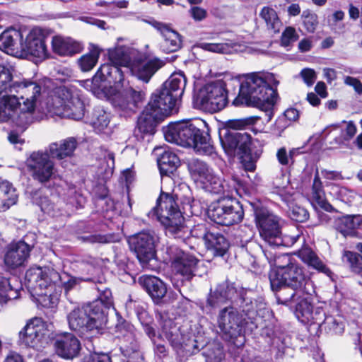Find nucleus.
Wrapping results in <instances>:
<instances>
[{
  "label": "nucleus",
  "instance_id": "nucleus-51",
  "mask_svg": "<svg viewBox=\"0 0 362 362\" xmlns=\"http://www.w3.org/2000/svg\"><path fill=\"white\" fill-rule=\"evenodd\" d=\"M100 49L97 46H93L90 52L82 56L78 60V64L83 71L91 70L97 64Z\"/></svg>",
  "mask_w": 362,
  "mask_h": 362
},
{
  "label": "nucleus",
  "instance_id": "nucleus-60",
  "mask_svg": "<svg viewBox=\"0 0 362 362\" xmlns=\"http://www.w3.org/2000/svg\"><path fill=\"white\" fill-rule=\"evenodd\" d=\"M68 204L72 205L73 206L78 208H81L86 202L85 197L77 192L74 188H70L68 192Z\"/></svg>",
  "mask_w": 362,
  "mask_h": 362
},
{
  "label": "nucleus",
  "instance_id": "nucleus-34",
  "mask_svg": "<svg viewBox=\"0 0 362 362\" xmlns=\"http://www.w3.org/2000/svg\"><path fill=\"white\" fill-rule=\"evenodd\" d=\"M272 289L276 292V298L279 303L295 308L298 302L313 296L307 295L303 290L295 289L286 284Z\"/></svg>",
  "mask_w": 362,
  "mask_h": 362
},
{
  "label": "nucleus",
  "instance_id": "nucleus-32",
  "mask_svg": "<svg viewBox=\"0 0 362 362\" xmlns=\"http://www.w3.org/2000/svg\"><path fill=\"white\" fill-rule=\"evenodd\" d=\"M67 320L71 329L78 332L86 339H92L85 305L72 310L67 315Z\"/></svg>",
  "mask_w": 362,
  "mask_h": 362
},
{
  "label": "nucleus",
  "instance_id": "nucleus-7",
  "mask_svg": "<svg viewBox=\"0 0 362 362\" xmlns=\"http://www.w3.org/2000/svg\"><path fill=\"white\" fill-rule=\"evenodd\" d=\"M148 216L163 225L167 235L182 238L188 233L189 230L184 223V217L178 209L175 198L170 193H160L156 206L148 213Z\"/></svg>",
  "mask_w": 362,
  "mask_h": 362
},
{
  "label": "nucleus",
  "instance_id": "nucleus-61",
  "mask_svg": "<svg viewBox=\"0 0 362 362\" xmlns=\"http://www.w3.org/2000/svg\"><path fill=\"white\" fill-rule=\"evenodd\" d=\"M296 30L292 27H287L283 32L281 39L282 46L287 47L298 40Z\"/></svg>",
  "mask_w": 362,
  "mask_h": 362
},
{
  "label": "nucleus",
  "instance_id": "nucleus-48",
  "mask_svg": "<svg viewBox=\"0 0 362 362\" xmlns=\"http://www.w3.org/2000/svg\"><path fill=\"white\" fill-rule=\"evenodd\" d=\"M329 187V194L332 196L346 204L352 203L357 196L356 192L345 187L331 184Z\"/></svg>",
  "mask_w": 362,
  "mask_h": 362
},
{
  "label": "nucleus",
  "instance_id": "nucleus-43",
  "mask_svg": "<svg viewBox=\"0 0 362 362\" xmlns=\"http://www.w3.org/2000/svg\"><path fill=\"white\" fill-rule=\"evenodd\" d=\"M312 197L317 204L324 210L332 212L334 207L327 201L322 183L320 180L318 170H316L312 187Z\"/></svg>",
  "mask_w": 362,
  "mask_h": 362
},
{
  "label": "nucleus",
  "instance_id": "nucleus-5",
  "mask_svg": "<svg viewBox=\"0 0 362 362\" xmlns=\"http://www.w3.org/2000/svg\"><path fill=\"white\" fill-rule=\"evenodd\" d=\"M167 141L182 146L192 147L200 155L212 159L218 157L209 134L207 123L201 119L181 121L170 124L163 129Z\"/></svg>",
  "mask_w": 362,
  "mask_h": 362
},
{
  "label": "nucleus",
  "instance_id": "nucleus-33",
  "mask_svg": "<svg viewBox=\"0 0 362 362\" xmlns=\"http://www.w3.org/2000/svg\"><path fill=\"white\" fill-rule=\"evenodd\" d=\"M334 228L344 237H356L357 229H362V215H346L334 220Z\"/></svg>",
  "mask_w": 362,
  "mask_h": 362
},
{
  "label": "nucleus",
  "instance_id": "nucleus-64",
  "mask_svg": "<svg viewBox=\"0 0 362 362\" xmlns=\"http://www.w3.org/2000/svg\"><path fill=\"white\" fill-rule=\"evenodd\" d=\"M300 76L308 86H312L317 79V74L314 69L305 68L300 72Z\"/></svg>",
  "mask_w": 362,
  "mask_h": 362
},
{
  "label": "nucleus",
  "instance_id": "nucleus-55",
  "mask_svg": "<svg viewBox=\"0 0 362 362\" xmlns=\"http://www.w3.org/2000/svg\"><path fill=\"white\" fill-rule=\"evenodd\" d=\"M97 290L98 292V296L94 301H100L104 308L109 310L113 306V298L111 290L102 284L97 287Z\"/></svg>",
  "mask_w": 362,
  "mask_h": 362
},
{
  "label": "nucleus",
  "instance_id": "nucleus-23",
  "mask_svg": "<svg viewBox=\"0 0 362 362\" xmlns=\"http://www.w3.org/2000/svg\"><path fill=\"white\" fill-rule=\"evenodd\" d=\"M310 300L311 296H309L298 302L295 315L302 323L315 324L321 327L325 321V312L320 306L314 307Z\"/></svg>",
  "mask_w": 362,
  "mask_h": 362
},
{
  "label": "nucleus",
  "instance_id": "nucleus-12",
  "mask_svg": "<svg viewBox=\"0 0 362 362\" xmlns=\"http://www.w3.org/2000/svg\"><path fill=\"white\" fill-rule=\"evenodd\" d=\"M255 221L260 237L269 246H280L284 245L281 237L280 218L261 206L259 204H252Z\"/></svg>",
  "mask_w": 362,
  "mask_h": 362
},
{
  "label": "nucleus",
  "instance_id": "nucleus-24",
  "mask_svg": "<svg viewBox=\"0 0 362 362\" xmlns=\"http://www.w3.org/2000/svg\"><path fill=\"white\" fill-rule=\"evenodd\" d=\"M31 247L21 240L10 244L4 254V264L8 269H17L24 267L30 257Z\"/></svg>",
  "mask_w": 362,
  "mask_h": 362
},
{
  "label": "nucleus",
  "instance_id": "nucleus-1",
  "mask_svg": "<svg viewBox=\"0 0 362 362\" xmlns=\"http://www.w3.org/2000/svg\"><path fill=\"white\" fill-rule=\"evenodd\" d=\"M233 86H239L238 95L233 104L257 107L265 112L266 121L274 116V106L278 98L276 87L279 82L274 74L266 71L252 72L230 78Z\"/></svg>",
  "mask_w": 362,
  "mask_h": 362
},
{
  "label": "nucleus",
  "instance_id": "nucleus-57",
  "mask_svg": "<svg viewBox=\"0 0 362 362\" xmlns=\"http://www.w3.org/2000/svg\"><path fill=\"white\" fill-rule=\"evenodd\" d=\"M138 318L140 320L142 326L144 327V332L151 338V339L156 343V332L154 328L151 325L152 320L146 311H142L138 313Z\"/></svg>",
  "mask_w": 362,
  "mask_h": 362
},
{
  "label": "nucleus",
  "instance_id": "nucleus-31",
  "mask_svg": "<svg viewBox=\"0 0 362 362\" xmlns=\"http://www.w3.org/2000/svg\"><path fill=\"white\" fill-rule=\"evenodd\" d=\"M78 144V142L75 137H67L59 141L51 143L45 151L48 153L51 158L60 160L71 158Z\"/></svg>",
  "mask_w": 362,
  "mask_h": 362
},
{
  "label": "nucleus",
  "instance_id": "nucleus-4",
  "mask_svg": "<svg viewBox=\"0 0 362 362\" xmlns=\"http://www.w3.org/2000/svg\"><path fill=\"white\" fill-rule=\"evenodd\" d=\"M95 81H107L110 85L103 88V93L116 111L122 116H130L136 112L138 105L145 98V93L129 86L123 71L110 65H101L95 76Z\"/></svg>",
  "mask_w": 362,
  "mask_h": 362
},
{
  "label": "nucleus",
  "instance_id": "nucleus-58",
  "mask_svg": "<svg viewBox=\"0 0 362 362\" xmlns=\"http://www.w3.org/2000/svg\"><path fill=\"white\" fill-rule=\"evenodd\" d=\"M302 17L303 18L304 26L307 31L313 33L318 24L317 15L308 11H305L302 14Z\"/></svg>",
  "mask_w": 362,
  "mask_h": 362
},
{
  "label": "nucleus",
  "instance_id": "nucleus-20",
  "mask_svg": "<svg viewBox=\"0 0 362 362\" xmlns=\"http://www.w3.org/2000/svg\"><path fill=\"white\" fill-rule=\"evenodd\" d=\"M168 106L163 107L158 102L151 100L142 111L137 120L136 130L144 135H153L157 124L164 117L172 115Z\"/></svg>",
  "mask_w": 362,
  "mask_h": 362
},
{
  "label": "nucleus",
  "instance_id": "nucleus-46",
  "mask_svg": "<svg viewBox=\"0 0 362 362\" xmlns=\"http://www.w3.org/2000/svg\"><path fill=\"white\" fill-rule=\"evenodd\" d=\"M110 121V113L107 112L103 107H95L90 117L89 123L98 132L103 131L106 128Z\"/></svg>",
  "mask_w": 362,
  "mask_h": 362
},
{
  "label": "nucleus",
  "instance_id": "nucleus-40",
  "mask_svg": "<svg viewBox=\"0 0 362 362\" xmlns=\"http://www.w3.org/2000/svg\"><path fill=\"white\" fill-rule=\"evenodd\" d=\"M206 248L214 252L215 255L223 256L229 247L228 240L219 233L210 232L204 243Z\"/></svg>",
  "mask_w": 362,
  "mask_h": 362
},
{
  "label": "nucleus",
  "instance_id": "nucleus-22",
  "mask_svg": "<svg viewBox=\"0 0 362 362\" xmlns=\"http://www.w3.org/2000/svg\"><path fill=\"white\" fill-rule=\"evenodd\" d=\"M90 337H98L105 334L107 329L108 309L104 308L100 301H93L85 305Z\"/></svg>",
  "mask_w": 362,
  "mask_h": 362
},
{
  "label": "nucleus",
  "instance_id": "nucleus-19",
  "mask_svg": "<svg viewBox=\"0 0 362 362\" xmlns=\"http://www.w3.org/2000/svg\"><path fill=\"white\" fill-rule=\"evenodd\" d=\"M115 334L120 339V350L127 362H137L141 356L134 325L126 320L119 321L115 327Z\"/></svg>",
  "mask_w": 362,
  "mask_h": 362
},
{
  "label": "nucleus",
  "instance_id": "nucleus-28",
  "mask_svg": "<svg viewBox=\"0 0 362 362\" xmlns=\"http://www.w3.org/2000/svg\"><path fill=\"white\" fill-rule=\"evenodd\" d=\"M23 35L19 30L8 28L0 35V50L5 53L22 57Z\"/></svg>",
  "mask_w": 362,
  "mask_h": 362
},
{
  "label": "nucleus",
  "instance_id": "nucleus-53",
  "mask_svg": "<svg viewBox=\"0 0 362 362\" xmlns=\"http://www.w3.org/2000/svg\"><path fill=\"white\" fill-rule=\"evenodd\" d=\"M343 261L349 263L354 272L359 274L362 272V256L361 255L346 251L343 255Z\"/></svg>",
  "mask_w": 362,
  "mask_h": 362
},
{
  "label": "nucleus",
  "instance_id": "nucleus-59",
  "mask_svg": "<svg viewBox=\"0 0 362 362\" xmlns=\"http://www.w3.org/2000/svg\"><path fill=\"white\" fill-rule=\"evenodd\" d=\"M202 47L209 52L228 54L231 51V46L228 43H204Z\"/></svg>",
  "mask_w": 362,
  "mask_h": 362
},
{
  "label": "nucleus",
  "instance_id": "nucleus-27",
  "mask_svg": "<svg viewBox=\"0 0 362 362\" xmlns=\"http://www.w3.org/2000/svg\"><path fill=\"white\" fill-rule=\"evenodd\" d=\"M163 63L158 59L151 60L134 59L129 66L132 75L144 83H148L154 74L163 66Z\"/></svg>",
  "mask_w": 362,
  "mask_h": 362
},
{
  "label": "nucleus",
  "instance_id": "nucleus-9",
  "mask_svg": "<svg viewBox=\"0 0 362 362\" xmlns=\"http://www.w3.org/2000/svg\"><path fill=\"white\" fill-rule=\"evenodd\" d=\"M158 235L152 230H143L129 238L131 250L136 255L142 267L154 270L157 267L156 247Z\"/></svg>",
  "mask_w": 362,
  "mask_h": 362
},
{
  "label": "nucleus",
  "instance_id": "nucleus-44",
  "mask_svg": "<svg viewBox=\"0 0 362 362\" xmlns=\"http://www.w3.org/2000/svg\"><path fill=\"white\" fill-rule=\"evenodd\" d=\"M301 260L313 269L326 274L331 273L329 269L320 260L317 255L310 248H303L298 252Z\"/></svg>",
  "mask_w": 362,
  "mask_h": 362
},
{
  "label": "nucleus",
  "instance_id": "nucleus-36",
  "mask_svg": "<svg viewBox=\"0 0 362 362\" xmlns=\"http://www.w3.org/2000/svg\"><path fill=\"white\" fill-rule=\"evenodd\" d=\"M223 148L226 151H233L239 150L246 154L250 144V136L246 133L228 132L223 139H221Z\"/></svg>",
  "mask_w": 362,
  "mask_h": 362
},
{
  "label": "nucleus",
  "instance_id": "nucleus-15",
  "mask_svg": "<svg viewBox=\"0 0 362 362\" xmlns=\"http://www.w3.org/2000/svg\"><path fill=\"white\" fill-rule=\"evenodd\" d=\"M216 322L221 337L226 341L241 336L246 324L243 314L233 306L221 309L217 315Z\"/></svg>",
  "mask_w": 362,
  "mask_h": 362
},
{
  "label": "nucleus",
  "instance_id": "nucleus-52",
  "mask_svg": "<svg viewBox=\"0 0 362 362\" xmlns=\"http://www.w3.org/2000/svg\"><path fill=\"white\" fill-rule=\"evenodd\" d=\"M206 362H221L224 358L223 347L220 344L209 345L205 351L203 352Z\"/></svg>",
  "mask_w": 362,
  "mask_h": 362
},
{
  "label": "nucleus",
  "instance_id": "nucleus-42",
  "mask_svg": "<svg viewBox=\"0 0 362 362\" xmlns=\"http://www.w3.org/2000/svg\"><path fill=\"white\" fill-rule=\"evenodd\" d=\"M188 169L193 180L202 184L213 171L204 161L199 159H192L188 163Z\"/></svg>",
  "mask_w": 362,
  "mask_h": 362
},
{
  "label": "nucleus",
  "instance_id": "nucleus-3",
  "mask_svg": "<svg viewBox=\"0 0 362 362\" xmlns=\"http://www.w3.org/2000/svg\"><path fill=\"white\" fill-rule=\"evenodd\" d=\"M25 281L27 288L39 298L43 306L53 308L60 296L57 291V283H60L61 288L68 296L71 291L79 288L82 281H88L89 279L76 277L66 272L59 274L49 267H33L26 272Z\"/></svg>",
  "mask_w": 362,
  "mask_h": 362
},
{
  "label": "nucleus",
  "instance_id": "nucleus-47",
  "mask_svg": "<svg viewBox=\"0 0 362 362\" xmlns=\"http://www.w3.org/2000/svg\"><path fill=\"white\" fill-rule=\"evenodd\" d=\"M260 16L264 19L267 30L270 33H279L282 27V23L274 9L265 6L262 9Z\"/></svg>",
  "mask_w": 362,
  "mask_h": 362
},
{
  "label": "nucleus",
  "instance_id": "nucleus-18",
  "mask_svg": "<svg viewBox=\"0 0 362 362\" xmlns=\"http://www.w3.org/2000/svg\"><path fill=\"white\" fill-rule=\"evenodd\" d=\"M165 261L170 264L171 269L187 280L194 275L199 260L176 245H170L166 248Z\"/></svg>",
  "mask_w": 362,
  "mask_h": 362
},
{
  "label": "nucleus",
  "instance_id": "nucleus-8",
  "mask_svg": "<svg viewBox=\"0 0 362 362\" xmlns=\"http://www.w3.org/2000/svg\"><path fill=\"white\" fill-rule=\"evenodd\" d=\"M230 75L204 86L194 95V105L205 112H216L223 110L228 104L227 86H233Z\"/></svg>",
  "mask_w": 362,
  "mask_h": 362
},
{
  "label": "nucleus",
  "instance_id": "nucleus-35",
  "mask_svg": "<svg viewBox=\"0 0 362 362\" xmlns=\"http://www.w3.org/2000/svg\"><path fill=\"white\" fill-rule=\"evenodd\" d=\"M139 283L156 303H158L167 293L166 285L156 276L144 275L139 279Z\"/></svg>",
  "mask_w": 362,
  "mask_h": 362
},
{
  "label": "nucleus",
  "instance_id": "nucleus-6",
  "mask_svg": "<svg viewBox=\"0 0 362 362\" xmlns=\"http://www.w3.org/2000/svg\"><path fill=\"white\" fill-rule=\"evenodd\" d=\"M40 105L50 116L80 120L85 114L81 91L73 86H59L49 91L40 101Z\"/></svg>",
  "mask_w": 362,
  "mask_h": 362
},
{
  "label": "nucleus",
  "instance_id": "nucleus-14",
  "mask_svg": "<svg viewBox=\"0 0 362 362\" xmlns=\"http://www.w3.org/2000/svg\"><path fill=\"white\" fill-rule=\"evenodd\" d=\"M208 216L217 224L228 226L240 223L244 211L242 204L236 199H223L211 204Z\"/></svg>",
  "mask_w": 362,
  "mask_h": 362
},
{
  "label": "nucleus",
  "instance_id": "nucleus-17",
  "mask_svg": "<svg viewBox=\"0 0 362 362\" xmlns=\"http://www.w3.org/2000/svg\"><path fill=\"white\" fill-rule=\"evenodd\" d=\"M49 324L40 317L30 320L19 332V344L25 347L40 350L47 343Z\"/></svg>",
  "mask_w": 362,
  "mask_h": 362
},
{
  "label": "nucleus",
  "instance_id": "nucleus-10",
  "mask_svg": "<svg viewBox=\"0 0 362 362\" xmlns=\"http://www.w3.org/2000/svg\"><path fill=\"white\" fill-rule=\"evenodd\" d=\"M237 296L239 297L240 306L246 315L256 312V302H253L252 298L247 296V291L243 288L237 291L234 284L228 281L219 284L214 291H211L207 298V305L211 308H217L228 301L236 300Z\"/></svg>",
  "mask_w": 362,
  "mask_h": 362
},
{
  "label": "nucleus",
  "instance_id": "nucleus-11",
  "mask_svg": "<svg viewBox=\"0 0 362 362\" xmlns=\"http://www.w3.org/2000/svg\"><path fill=\"white\" fill-rule=\"evenodd\" d=\"M269 281L272 288L286 284L295 289L303 290L307 295L315 293L313 282L305 276L303 269L296 264H292L288 267L271 271Z\"/></svg>",
  "mask_w": 362,
  "mask_h": 362
},
{
  "label": "nucleus",
  "instance_id": "nucleus-50",
  "mask_svg": "<svg viewBox=\"0 0 362 362\" xmlns=\"http://www.w3.org/2000/svg\"><path fill=\"white\" fill-rule=\"evenodd\" d=\"M19 296L18 288H13L10 281L0 274V303L13 300Z\"/></svg>",
  "mask_w": 362,
  "mask_h": 362
},
{
  "label": "nucleus",
  "instance_id": "nucleus-16",
  "mask_svg": "<svg viewBox=\"0 0 362 362\" xmlns=\"http://www.w3.org/2000/svg\"><path fill=\"white\" fill-rule=\"evenodd\" d=\"M25 166L33 180L42 185L49 182L55 174V165L45 151L33 152L26 159Z\"/></svg>",
  "mask_w": 362,
  "mask_h": 362
},
{
  "label": "nucleus",
  "instance_id": "nucleus-37",
  "mask_svg": "<svg viewBox=\"0 0 362 362\" xmlns=\"http://www.w3.org/2000/svg\"><path fill=\"white\" fill-rule=\"evenodd\" d=\"M132 55H134V51L130 47L117 44L115 47L108 50L110 63L103 65L116 66L122 71L121 66L129 67L132 62Z\"/></svg>",
  "mask_w": 362,
  "mask_h": 362
},
{
  "label": "nucleus",
  "instance_id": "nucleus-29",
  "mask_svg": "<svg viewBox=\"0 0 362 362\" xmlns=\"http://www.w3.org/2000/svg\"><path fill=\"white\" fill-rule=\"evenodd\" d=\"M153 25L163 36V40L160 45V49L163 52H175L182 47V37L177 32L162 23L155 22Z\"/></svg>",
  "mask_w": 362,
  "mask_h": 362
},
{
  "label": "nucleus",
  "instance_id": "nucleus-13",
  "mask_svg": "<svg viewBox=\"0 0 362 362\" xmlns=\"http://www.w3.org/2000/svg\"><path fill=\"white\" fill-rule=\"evenodd\" d=\"M186 83L187 79L182 72L174 73L163 83L161 88L152 95L151 98L163 107L168 106L173 114L177 113Z\"/></svg>",
  "mask_w": 362,
  "mask_h": 362
},
{
  "label": "nucleus",
  "instance_id": "nucleus-39",
  "mask_svg": "<svg viewBox=\"0 0 362 362\" xmlns=\"http://www.w3.org/2000/svg\"><path fill=\"white\" fill-rule=\"evenodd\" d=\"M18 199L15 188L9 182L0 178V211L14 205Z\"/></svg>",
  "mask_w": 362,
  "mask_h": 362
},
{
  "label": "nucleus",
  "instance_id": "nucleus-62",
  "mask_svg": "<svg viewBox=\"0 0 362 362\" xmlns=\"http://www.w3.org/2000/svg\"><path fill=\"white\" fill-rule=\"evenodd\" d=\"M189 228L188 227H187ZM188 233L182 238V240H185V238L188 237L189 234H191L192 236L202 238L204 243L206 241V236L210 233L209 231L207 230V228L204 224H197L194 226L193 228L191 230L188 229Z\"/></svg>",
  "mask_w": 362,
  "mask_h": 362
},
{
  "label": "nucleus",
  "instance_id": "nucleus-30",
  "mask_svg": "<svg viewBox=\"0 0 362 362\" xmlns=\"http://www.w3.org/2000/svg\"><path fill=\"white\" fill-rule=\"evenodd\" d=\"M153 154L156 157L161 175H168L174 172L180 165V159L168 146H156Z\"/></svg>",
  "mask_w": 362,
  "mask_h": 362
},
{
  "label": "nucleus",
  "instance_id": "nucleus-41",
  "mask_svg": "<svg viewBox=\"0 0 362 362\" xmlns=\"http://www.w3.org/2000/svg\"><path fill=\"white\" fill-rule=\"evenodd\" d=\"M160 335L164 337L173 346L178 347L183 343L179 328L170 319L163 320Z\"/></svg>",
  "mask_w": 362,
  "mask_h": 362
},
{
  "label": "nucleus",
  "instance_id": "nucleus-25",
  "mask_svg": "<svg viewBox=\"0 0 362 362\" xmlns=\"http://www.w3.org/2000/svg\"><path fill=\"white\" fill-rule=\"evenodd\" d=\"M56 354L65 359H73L78 356L81 346L80 341L71 333L57 334L54 339Z\"/></svg>",
  "mask_w": 362,
  "mask_h": 362
},
{
  "label": "nucleus",
  "instance_id": "nucleus-21",
  "mask_svg": "<svg viewBox=\"0 0 362 362\" xmlns=\"http://www.w3.org/2000/svg\"><path fill=\"white\" fill-rule=\"evenodd\" d=\"M45 40L46 36L41 28H33L22 41V57L30 55L40 61L45 59L49 55Z\"/></svg>",
  "mask_w": 362,
  "mask_h": 362
},
{
  "label": "nucleus",
  "instance_id": "nucleus-56",
  "mask_svg": "<svg viewBox=\"0 0 362 362\" xmlns=\"http://www.w3.org/2000/svg\"><path fill=\"white\" fill-rule=\"evenodd\" d=\"M34 202L38 205L42 211L52 216H58L54 204L47 197H34Z\"/></svg>",
  "mask_w": 362,
  "mask_h": 362
},
{
  "label": "nucleus",
  "instance_id": "nucleus-54",
  "mask_svg": "<svg viewBox=\"0 0 362 362\" xmlns=\"http://www.w3.org/2000/svg\"><path fill=\"white\" fill-rule=\"evenodd\" d=\"M259 119V117H249L243 119H230L226 122V126L228 129L241 130L252 125Z\"/></svg>",
  "mask_w": 362,
  "mask_h": 362
},
{
  "label": "nucleus",
  "instance_id": "nucleus-49",
  "mask_svg": "<svg viewBox=\"0 0 362 362\" xmlns=\"http://www.w3.org/2000/svg\"><path fill=\"white\" fill-rule=\"evenodd\" d=\"M302 153L300 148H292L287 151L285 146L279 148L276 153L278 163L282 166H289L295 163V157Z\"/></svg>",
  "mask_w": 362,
  "mask_h": 362
},
{
  "label": "nucleus",
  "instance_id": "nucleus-38",
  "mask_svg": "<svg viewBox=\"0 0 362 362\" xmlns=\"http://www.w3.org/2000/svg\"><path fill=\"white\" fill-rule=\"evenodd\" d=\"M53 52L60 56H72L82 50L81 45L70 37L55 36L52 38Z\"/></svg>",
  "mask_w": 362,
  "mask_h": 362
},
{
  "label": "nucleus",
  "instance_id": "nucleus-2",
  "mask_svg": "<svg viewBox=\"0 0 362 362\" xmlns=\"http://www.w3.org/2000/svg\"><path fill=\"white\" fill-rule=\"evenodd\" d=\"M10 70L0 65V120L6 122L21 114L32 113L41 95L35 81L23 80L12 83Z\"/></svg>",
  "mask_w": 362,
  "mask_h": 362
},
{
  "label": "nucleus",
  "instance_id": "nucleus-45",
  "mask_svg": "<svg viewBox=\"0 0 362 362\" xmlns=\"http://www.w3.org/2000/svg\"><path fill=\"white\" fill-rule=\"evenodd\" d=\"M282 200L287 204L288 209L287 211L288 216L297 222H304L308 217L309 214L305 209L293 203V194H281Z\"/></svg>",
  "mask_w": 362,
  "mask_h": 362
},
{
  "label": "nucleus",
  "instance_id": "nucleus-26",
  "mask_svg": "<svg viewBox=\"0 0 362 362\" xmlns=\"http://www.w3.org/2000/svg\"><path fill=\"white\" fill-rule=\"evenodd\" d=\"M201 185L206 192L218 194L226 192L233 193V191L238 192V187H241L243 184L236 176H233L230 182L226 183V180H222L212 171Z\"/></svg>",
  "mask_w": 362,
  "mask_h": 362
},
{
  "label": "nucleus",
  "instance_id": "nucleus-63",
  "mask_svg": "<svg viewBox=\"0 0 362 362\" xmlns=\"http://www.w3.org/2000/svg\"><path fill=\"white\" fill-rule=\"evenodd\" d=\"M321 327H323L325 329L333 331L335 333L340 332L343 327L342 325L339 323L332 316H325V321L323 322Z\"/></svg>",
  "mask_w": 362,
  "mask_h": 362
}]
</instances>
